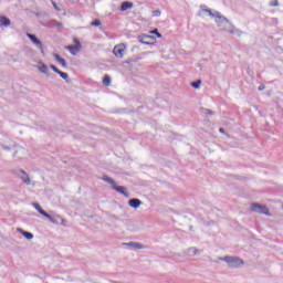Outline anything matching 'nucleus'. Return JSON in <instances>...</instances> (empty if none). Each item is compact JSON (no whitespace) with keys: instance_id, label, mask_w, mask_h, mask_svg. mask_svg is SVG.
I'll list each match as a JSON object with an SVG mask.
<instances>
[{"instance_id":"2","label":"nucleus","mask_w":283,"mask_h":283,"mask_svg":"<svg viewBox=\"0 0 283 283\" xmlns=\"http://www.w3.org/2000/svg\"><path fill=\"white\" fill-rule=\"evenodd\" d=\"M219 260L221 262H227L230 269H238V266H242V264H244V261L238 256H221Z\"/></svg>"},{"instance_id":"5","label":"nucleus","mask_w":283,"mask_h":283,"mask_svg":"<svg viewBox=\"0 0 283 283\" xmlns=\"http://www.w3.org/2000/svg\"><path fill=\"white\" fill-rule=\"evenodd\" d=\"M74 45H69L66 46V50H69V52L73 55L76 56L78 52H81V49L83 48V45L81 44V41H78V38H74Z\"/></svg>"},{"instance_id":"1","label":"nucleus","mask_w":283,"mask_h":283,"mask_svg":"<svg viewBox=\"0 0 283 283\" xmlns=\"http://www.w3.org/2000/svg\"><path fill=\"white\" fill-rule=\"evenodd\" d=\"M102 180H104V182H107L109 186H112V189H114V191H117V193H120L125 198H129V192H127V188L125 186H117L116 181L112 179L109 176L104 175Z\"/></svg>"},{"instance_id":"26","label":"nucleus","mask_w":283,"mask_h":283,"mask_svg":"<svg viewBox=\"0 0 283 283\" xmlns=\"http://www.w3.org/2000/svg\"><path fill=\"white\" fill-rule=\"evenodd\" d=\"M150 34H156V36L158 39H163V34H160V32H158V29H154L153 31H150Z\"/></svg>"},{"instance_id":"24","label":"nucleus","mask_w":283,"mask_h":283,"mask_svg":"<svg viewBox=\"0 0 283 283\" xmlns=\"http://www.w3.org/2000/svg\"><path fill=\"white\" fill-rule=\"evenodd\" d=\"M59 76H61V78H63L66 83H70V75L67 73H64L62 71H60Z\"/></svg>"},{"instance_id":"27","label":"nucleus","mask_w":283,"mask_h":283,"mask_svg":"<svg viewBox=\"0 0 283 283\" xmlns=\"http://www.w3.org/2000/svg\"><path fill=\"white\" fill-rule=\"evenodd\" d=\"M91 25L98 28V25H101V20L96 19V20L92 21Z\"/></svg>"},{"instance_id":"6","label":"nucleus","mask_w":283,"mask_h":283,"mask_svg":"<svg viewBox=\"0 0 283 283\" xmlns=\"http://www.w3.org/2000/svg\"><path fill=\"white\" fill-rule=\"evenodd\" d=\"M138 41L144 45H154V43H156V38H154L153 35L144 34L138 36Z\"/></svg>"},{"instance_id":"20","label":"nucleus","mask_w":283,"mask_h":283,"mask_svg":"<svg viewBox=\"0 0 283 283\" xmlns=\"http://www.w3.org/2000/svg\"><path fill=\"white\" fill-rule=\"evenodd\" d=\"M34 209H36V211H39V213L41 216H43L44 218L48 216V212H45V210H43V208H41V205L39 203H33Z\"/></svg>"},{"instance_id":"15","label":"nucleus","mask_w":283,"mask_h":283,"mask_svg":"<svg viewBox=\"0 0 283 283\" xmlns=\"http://www.w3.org/2000/svg\"><path fill=\"white\" fill-rule=\"evenodd\" d=\"M201 10L202 12H207L209 14V17H212V19H218L217 14H220V12L218 11H211V9H207V6H201Z\"/></svg>"},{"instance_id":"31","label":"nucleus","mask_w":283,"mask_h":283,"mask_svg":"<svg viewBox=\"0 0 283 283\" xmlns=\"http://www.w3.org/2000/svg\"><path fill=\"white\" fill-rule=\"evenodd\" d=\"M259 92H264V90H266V86L264 84L260 85L258 87Z\"/></svg>"},{"instance_id":"32","label":"nucleus","mask_w":283,"mask_h":283,"mask_svg":"<svg viewBox=\"0 0 283 283\" xmlns=\"http://www.w3.org/2000/svg\"><path fill=\"white\" fill-rule=\"evenodd\" d=\"M54 25H56L57 28H63V23L57 22V21H53Z\"/></svg>"},{"instance_id":"4","label":"nucleus","mask_w":283,"mask_h":283,"mask_svg":"<svg viewBox=\"0 0 283 283\" xmlns=\"http://www.w3.org/2000/svg\"><path fill=\"white\" fill-rule=\"evenodd\" d=\"M251 211H253L254 213H261L263 216H271V212H269V208L260 203H252Z\"/></svg>"},{"instance_id":"23","label":"nucleus","mask_w":283,"mask_h":283,"mask_svg":"<svg viewBox=\"0 0 283 283\" xmlns=\"http://www.w3.org/2000/svg\"><path fill=\"white\" fill-rule=\"evenodd\" d=\"M198 253H200V250H198L196 248H190V249L187 250V254L191 255V256L198 255Z\"/></svg>"},{"instance_id":"7","label":"nucleus","mask_w":283,"mask_h":283,"mask_svg":"<svg viewBox=\"0 0 283 283\" xmlns=\"http://www.w3.org/2000/svg\"><path fill=\"white\" fill-rule=\"evenodd\" d=\"M126 49H127V46H125V44H117V45H115L114 49H113V54H114L117 59H123Z\"/></svg>"},{"instance_id":"22","label":"nucleus","mask_w":283,"mask_h":283,"mask_svg":"<svg viewBox=\"0 0 283 283\" xmlns=\"http://www.w3.org/2000/svg\"><path fill=\"white\" fill-rule=\"evenodd\" d=\"M230 28H232L229 32H230V34H237V36H242V31H240L238 28H235V27H230Z\"/></svg>"},{"instance_id":"35","label":"nucleus","mask_w":283,"mask_h":283,"mask_svg":"<svg viewBox=\"0 0 283 283\" xmlns=\"http://www.w3.org/2000/svg\"><path fill=\"white\" fill-rule=\"evenodd\" d=\"M2 149H4L6 151H10V147L8 146H2Z\"/></svg>"},{"instance_id":"12","label":"nucleus","mask_w":283,"mask_h":283,"mask_svg":"<svg viewBox=\"0 0 283 283\" xmlns=\"http://www.w3.org/2000/svg\"><path fill=\"white\" fill-rule=\"evenodd\" d=\"M12 21L6 15H0V28H10Z\"/></svg>"},{"instance_id":"9","label":"nucleus","mask_w":283,"mask_h":283,"mask_svg":"<svg viewBox=\"0 0 283 283\" xmlns=\"http://www.w3.org/2000/svg\"><path fill=\"white\" fill-rule=\"evenodd\" d=\"M45 218L52 222V224H61V220H63L62 216L59 214H50L46 213Z\"/></svg>"},{"instance_id":"30","label":"nucleus","mask_w":283,"mask_h":283,"mask_svg":"<svg viewBox=\"0 0 283 283\" xmlns=\"http://www.w3.org/2000/svg\"><path fill=\"white\" fill-rule=\"evenodd\" d=\"M153 17H160V10L153 11Z\"/></svg>"},{"instance_id":"14","label":"nucleus","mask_w":283,"mask_h":283,"mask_svg":"<svg viewBox=\"0 0 283 283\" xmlns=\"http://www.w3.org/2000/svg\"><path fill=\"white\" fill-rule=\"evenodd\" d=\"M128 205L132 207V209H138L143 205V201L138 198H133L129 199Z\"/></svg>"},{"instance_id":"37","label":"nucleus","mask_w":283,"mask_h":283,"mask_svg":"<svg viewBox=\"0 0 283 283\" xmlns=\"http://www.w3.org/2000/svg\"><path fill=\"white\" fill-rule=\"evenodd\" d=\"M273 6H277V0L274 1Z\"/></svg>"},{"instance_id":"11","label":"nucleus","mask_w":283,"mask_h":283,"mask_svg":"<svg viewBox=\"0 0 283 283\" xmlns=\"http://www.w3.org/2000/svg\"><path fill=\"white\" fill-rule=\"evenodd\" d=\"M23 156H25V148L21 146H15L13 158H23Z\"/></svg>"},{"instance_id":"13","label":"nucleus","mask_w":283,"mask_h":283,"mask_svg":"<svg viewBox=\"0 0 283 283\" xmlns=\"http://www.w3.org/2000/svg\"><path fill=\"white\" fill-rule=\"evenodd\" d=\"M38 70H39V72H41L42 74H45V76H50V67H48L45 63L40 62V63L38 64Z\"/></svg>"},{"instance_id":"18","label":"nucleus","mask_w":283,"mask_h":283,"mask_svg":"<svg viewBox=\"0 0 283 283\" xmlns=\"http://www.w3.org/2000/svg\"><path fill=\"white\" fill-rule=\"evenodd\" d=\"M124 244L126 247H132V249H145V245H143V243H139V242H128Z\"/></svg>"},{"instance_id":"28","label":"nucleus","mask_w":283,"mask_h":283,"mask_svg":"<svg viewBox=\"0 0 283 283\" xmlns=\"http://www.w3.org/2000/svg\"><path fill=\"white\" fill-rule=\"evenodd\" d=\"M50 69L53 70V72H55V74H59L61 72V70H59V67H56V65L51 64Z\"/></svg>"},{"instance_id":"34","label":"nucleus","mask_w":283,"mask_h":283,"mask_svg":"<svg viewBox=\"0 0 283 283\" xmlns=\"http://www.w3.org/2000/svg\"><path fill=\"white\" fill-rule=\"evenodd\" d=\"M203 114H213V112L211 111V109H209V108H206V109H203Z\"/></svg>"},{"instance_id":"25","label":"nucleus","mask_w":283,"mask_h":283,"mask_svg":"<svg viewBox=\"0 0 283 283\" xmlns=\"http://www.w3.org/2000/svg\"><path fill=\"white\" fill-rule=\"evenodd\" d=\"M200 85H202V81H200V80L191 83V87H195V90H199Z\"/></svg>"},{"instance_id":"3","label":"nucleus","mask_w":283,"mask_h":283,"mask_svg":"<svg viewBox=\"0 0 283 283\" xmlns=\"http://www.w3.org/2000/svg\"><path fill=\"white\" fill-rule=\"evenodd\" d=\"M216 23H217L218 28L222 31L229 30V28H233V24L231 23V21H229V19L224 18V15H222V13H217Z\"/></svg>"},{"instance_id":"33","label":"nucleus","mask_w":283,"mask_h":283,"mask_svg":"<svg viewBox=\"0 0 283 283\" xmlns=\"http://www.w3.org/2000/svg\"><path fill=\"white\" fill-rule=\"evenodd\" d=\"M60 224H62L63 227H65V226L67 224V220H65V219L62 218V220H60Z\"/></svg>"},{"instance_id":"21","label":"nucleus","mask_w":283,"mask_h":283,"mask_svg":"<svg viewBox=\"0 0 283 283\" xmlns=\"http://www.w3.org/2000/svg\"><path fill=\"white\" fill-rule=\"evenodd\" d=\"M103 85H105V87H109V85H112V77L109 75L104 76Z\"/></svg>"},{"instance_id":"16","label":"nucleus","mask_w":283,"mask_h":283,"mask_svg":"<svg viewBox=\"0 0 283 283\" xmlns=\"http://www.w3.org/2000/svg\"><path fill=\"white\" fill-rule=\"evenodd\" d=\"M53 56H54L55 61L57 63H60V65H62V67H67V62L65 61V59L61 57V55H59L56 53H54Z\"/></svg>"},{"instance_id":"8","label":"nucleus","mask_w":283,"mask_h":283,"mask_svg":"<svg viewBox=\"0 0 283 283\" xmlns=\"http://www.w3.org/2000/svg\"><path fill=\"white\" fill-rule=\"evenodd\" d=\"M28 39H30V41L33 42V44L38 48V50H40V52H42L43 54V42H41V40H39V38H36L35 34L32 33H27Z\"/></svg>"},{"instance_id":"29","label":"nucleus","mask_w":283,"mask_h":283,"mask_svg":"<svg viewBox=\"0 0 283 283\" xmlns=\"http://www.w3.org/2000/svg\"><path fill=\"white\" fill-rule=\"evenodd\" d=\"M51 3L53 6V8H55V10H57V12H61V8H59V6L56 4V2H54V0H51Z\"/></svg>"},{"instance_id":"17","label":"nucleus","mask_w":283,"mask_h":283,"mask_svg":"<svg viewBox=\"0 0 283 283\" xmlns=\"http://www.w3.org/2000/svg\"><path fill=\"white\" fill-rule=\"evenodd\" d=\"M18 231L22 233L23 238H25L27 240H32L34 238V234H32V232L24 231L21 228H18Z\"/></svg>"},{"instance_id":"36","label":"nucleus","mask_w":283,"mask_h":283,"mask_svg":"<svg viewBox=\"0 0 283 283\" xmlns=\"http://www.w3.org/2000/svg\"><path fill=\"white\" fill-rule=\"evenodd\" d=\"M220 134H224V128H219Z\"/></svg>"},{"instance_id":"10","label":"nucleus","mask_w":283,"mask_h":283,"mask_svg":"<svg viewBox=\"0 0 283 283\" xmlns=\"http://www.w3.org/2000/svg\"><path fill=\"white\" fill-rule=\"evenodd\" d=\"M18 176L19 178H21L24 185H32V180L30 179V176H28V172H25V170H19Z\"/></svg>"},{"instance_id":"19","label":"nucleus","mask_w":283,"mask_h":283,"mask_svg":"<svg viewBox=\"0 0 283 283\" xmlns=\"http://www.w3.org/2000/svg\"><path fill=\"white\" fill-rule=\"evenodd\" d=\"M130 8H134V3L129 2V1H124L120 6L122 12L129 10Z\"/></svg>"}]
</instances>
